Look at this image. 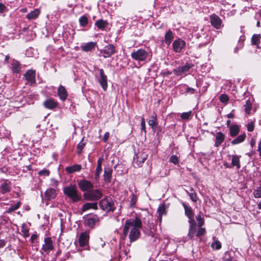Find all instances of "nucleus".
I'll return each mask as SVG.
<instances>
[{
	"mask_svg": "<svg viewBox=\"0 0 261 261\" xmlns=\"http://www.w3.org/2000/svg\"><path fill=\"white\" fill-rule=\"evenodd\" d=\"M142 227L141 220L136 217L135 219H127L125 223L123 230L122 238L124 239L127 236L128 232L129 238L130 242L137 240L140 234L139 229Z\"/></svg>",
	"mask_w": 261,
	"mask_h": 261,
	"instance_id": "nucleus-1",
	"label": "nucleus"
},
{
	"mask_svg": "<svg viewBox=\"0 0 261 261\" xmlns=\"http://www.w3.org/2000/svg\"><path fill=\"white\" fill-rule=\"evenodd\" d=\"M64 194L68 197L73 203L77 202L82 199L81 194L79 192L75 185L70 184L64 188Z\"/></svg>",
	"mask_w": 261,
	"mask_h": 261,
	"instance_id": "nucleus-2",
	"label": "nucleus"
},
{
	"mask_svg": "<svg viewBox=\"0 0 261 261\" xmlns=\"http://www.w3.org/2000/svg\"><path fill=\"white\" fill-rule=\"evenodd\" d=\"M100 208L108 213L113 212L115 208L114 202L110 197H106L99 202Z\"/></svg>",
	"mask_w": 261,
	"mask_h": 261,
	"instance_id": "nucleus-3",
	"label": "nucleus"
},
{
	"mask_svg": "<svg viewBox=\"0 0 261 261\" xmlns=\"http://www.w3.org/2000/svg\"><path fill=\"white\" fill-rule=\"evenodd\" d=\"M189 224L188 236L190 239H193L195 236L199 237L205 233V228L199 227L198 229H197L196 222L189 223Z\"/></svg>",
	"mask_w": 261,
	"mask_h": 261,
	"instance_id": "nucleus-4",
	"label": "nucleus"
},
{
	"mask_svg": "<svg viewBox=\"0 0 261 261\" xmlns=\"http://www.w3.org/2000/svg\"><path fill=\"white\" fill-rule=\"evenodd\" d=\"M132 58L139 62H146L149 56V53L144 49H139L131 53Z\"/></svg>",
	"mask_w": 261,
	"mask_h": 261,
	"instance_id": "nucleus-5",
	"label": "nucleus"
},
{
	"mask_svg": "<svg viewBox=\"0 0 261 261\" xmlns=\"http://www.w3.org/2000/svg\"><path fill=\"white\" fill-rule=\"evenodd\" d=\"M84 199L89 201H97L102 196V193L99 190H91L83 194Z\"/></svg>",
	"mask_w": 261,
	"mask_h": 261,
	"instance_id": "nucleus-6",
	"label": "nucleus"
},
{
	"mask_svg": "<svg viewBox=\"0 0 261 261\" xmlns=\"http://www.w3.org/2000/svg\"><path fill=\"white\" fill-rule=\"evenodd\" d=\"M97 71L98 72L99 75H96V78L101 85L102 89L104 91H106L108 87V79L107 76L105 74L104 71L102 69H97Z\"/></svg>",
	"mask_w": 261,
	"mask_h": 261,
	"instance_id": "nucleus-7",
	"label": "nucleus"
},
{
	"mask_svg": "<svg viewBox=\"0 0 261 261\" xmlns=\"http://www.w3.org/2000/svg\"><path fill=\"white\" fill-rule=\"evenodd\" d=\"M148 155L145 152H139L136 154V158L134 159V165L135 166H142L143 163L147 159Z\"/></svg>",
	"mask_w": 261,
	"mask_h": 261,
	"instance_id": "nucleus-8",
	"label": "nucleus"
},
{
	"mask_svg": "<svg viewBox=\"0 0 261 261\" xmlns=\"http://www.w3.org/2000/svg\"><path fill=\"white\" fill-rule=\"evenodd\" d=\"M193 64L191 63H187L184 66H179L174 69L173 71V73L176 75H182L186 73L192 67Z\"/></svg>",
	"mask_w": 261,
	"mask_h": 261,
	"instance_id": "nucleus-9",
	"label": "nucleus"
},
{
	"mask_svg": "<svg viewBox=\"0 0 261 261\" xmlns=\"http://www.w3.org/2000/svg\"><path fill=\"white\" fill-rule=\"evenodd\" d=\"M185 46L186 42L180 38L176 39L172 43L173 49L175 53H180Z\"/></svg>",
	"mask_w": 261,
	"mask_h": 261,
	"instance_id": "nucleus-10",
	"label": "nucleus"
},
{
	"mask_svg": "<svg viewBox=\"0 0 261 261\" xmlns=\"http://www.w3.org/2000/svg\"><path fill=\"white\" fill-rule=\"evenodd\" d=\"M115 52V46L113 44H109L106 46L103 49L100 50V53L103 54L105 58H109Z\"/></svg>",
	"mask_w": 261,
	"mask_h": 261,
	"instance_id": "nucleus-11",
	"label": "nucleus"
},
{
	"mask_svg": "<svg viewBox=\"0 0 261 261\" xmlns=\"http://www.w3.org/2000/svg\"><path fill=\"white\" fill-rule=\"evenodd\" d=\"M11 182L8 179H3L0 185V193L5 194L9 192L11 189Z\"/></svg>",
	"mask_w": 261,
	"mask_h": 261,
	"instance_id": "nucleus-12",
	"label": "nucleus"
},
{
	"mask_svg": "<svg viewBox=\"0 0 261 261\" xmlns=\"http://www.w3.org/2000/svg\"><path fill=\"white\" fill-rule=\"evenodd\" d=\"M78 186L81 191L85 192L92 189L93 185L89 180L83 179L78 181Z\"/></svg>",
	"mask_w": 261,
	"mask_h": 261,
	"instance_id": "nucleus-13",
	"label": "nucleus"
},
{
	"mask_svg": "<svg viewBox=\"0 0 261 261\" xmlns=\"http://www.w3.org/2000/svg\"><path fill=\"white\" fill-rule=\"evenodd\" d=\"M44 242V243L43 244L41 249L44 252H48L54 249V245L51 238H45Z\"/></svg>",
	"mask_w": 261,
	"mask_h": 261,
	"instance_id": "nucleus-14",
	"label": "nucleus"
},
{
	"mask_svg": "<svg viewBox=\"0 0 261 261\" xmlns=\"http://www.w3.org/2000/svg\"><path fill=\"white\" fill-rule=\"evenodd\" d=\"M212 25L217 29H220L222 25V20L217 15L213 14L210 16Z\"/></svg>",
	"mask_w": 261,
	"mask_h": 261,
	"instance_id": "nucleus-15",
	"label": "nucleus"
},
{
	"mask_svg": "<svg viewBox=\"0 0 261 261\" xmlns=\"http://www.w3.org/2000/svg\"><path fill=\"white\" fill-rule=\"evenodd\" d=\"M89 234L88 231H84L81 233L79 238V242L80 246L84 247L86 246L89 242Z\"/></svg>",
	"mask_w": 261,
	"mask_h": 261,
	"instance_id": "nucleus-16",
	"label": "nucleus"
},
{
	"mask_svg": "<svg viewBox=\"0 0 261 261\" xmlns=\"http://www.w3.org/2000/svg\"><path fill=\"white\" fill-rule=\"evenodd\" d=\"M182 206L185 209V215L189 219V223L195 222L194 219V214L193 212L192 208L191 207L188 206L185 203H182Z\"/></svg>",
	"mask_w": 261,
	"mask_h": 261,
	"instance_id": "nucleus-17",
	"label": "nucleus"
},
{
	"mask_svg": "<svg viewBox=\"0 0 261 261\" xmlns=\"http://www.w3.org/2000/svg\"><path fill=\"white\" fill-rule=\"evenodd\" d=\"M231 158V163L230 165H227V164H224L227 168H231V167H236L237 169H239L241 168L240 163V158L241 156L238 155H230Z\"/></svg>",
	"mask_w": 261,
	"mask_h": 261,
	"instance_id": "nucleus-18",
	"label": "nucleus"
},
{
	"mask_svg": "<svg viewBox=\"0 0 261 261\" xmlns=\"http://www.w3.org/2000/svg\"><path fill=\"white\" fill-rule=\"evenodd\" d=\"M57 195L56 191L55 189L49 188L44 193V199L46 201L54 199Z\"/></svg>",
	"mask_w": 261,
	"mask_h": 261,
	"instance_id": "nucleus-19",
	"label": "nucleus"
},
{
	"mask_svg": "<svg viewBox=\"0 0 261 261\" xmlns=\"http://www.w3.org/2000/svg\"><path fill=\"white\" fill-rule=\"evenodd\" d=\"M58 94L61 100L65 101L68 96V93L65 88L60 85L58 89Z\"/></svg>",
	"mask_w": 261,
	"mask_h": 261,
	"instance_id": "nucleus-20",
	"label": "nucleus"
},
{
	"mask_svg": "<svg viewBox=\"0 0 261 261\" xmlns=\"http://www.w3.org/2000/svg\"><path fill=\"white\" fill-rule=\"evenodd\" d=\"M103 161L102 157H100L97 160V167L95 170L94 178L96 180H98L99 178L100 174L102 171V163Z\"/></svg>",
	"mask_w": 261,
	"mask_h": 261,
	"instance_id": "nucleus-21",
	"label": "nucleus"
},
{
	"mask_svg": "<svg viewBox=\"0 0 261 261\" xmlns=\"http://www.w3.org/2000/svg\"><path fill=\"white\" fill-rule=\"evenodd\" d=\"M25 80L30 84L35 83V72L33 70H28L24 75Z\"/></svg>",
	"mask_w": 261,
	"mask_h": 261,
	"instance_id": "nucleus-22",
	"label": "nucleus"
},
{
	"mask_svg": "<svg viewBox=\"0 0 261 261\" xmlns=\"http://www.w3.org/2000/svg\"><path fill=\"white\" fill-rule=\"evenodd\" d=\"M43 106L47 109H53L57 107L58 102L53 99H49L43 102Z\"/></svg>",
	"mask_w": 261,
	"mask_h": 261,
	"instance_id": "nucleus-23",
	"label": "nucleus"
},
{
	"mask_svg": "<svg viewBox=\"0 0 261 261\" xmlns=\"http://www.w3.org/2000/svg\"><path fill=\"white\" fill-rule=\"evenodd\" d=\"M82 169V166L79 164H74L72 166H67L65 168V171L68 174L73 173L74 172H79Z\"/></svg>",
	"mask_w": 261,
	"mask_h": 261,
	"instance_id": "nucleus-24",
	"label": "nucleus"
},
{
	"mask_svg": "<svg viewBox=\"0 0 261 261\" xmlns=\"http://www.w3.org/2000/svg\"><path fill=\"white\" fill-rule=\"evenodd\" d=\"M229 128L230 136L231 137H236L240 132V126L238 124H232Z\"/></svg>",
	"mask_w": 261,
	"mask_h": 261,
	"instance_id": "nucleus-25",
	"label": "nucleus"
},
{
	"mask_svg": "<svg viewBox=\"0 0 261 261\" xmlns=\"http://www.w3.org/2000/svg\"><path fill=\"white\" fill-rule=\"evenodd\" d=\"M225 139L224 135L220 132L217 133L216 135V140L215 145L216 147L219 146L224 141Z\"/></svg>",
	"mask_w": 261,
	"mask_h": 261,
	"instance_id": "nucleus-26",
	"label": "nucleus"
},
{
	"mask_svg": "<svg viewBox=\"0 0 261 261\" xmlns=\"http://www.w3.org/2000/svg\"><path fill=\"white\" fill-rule=\"evenodd\" d=\"M97 202H87L83 205L82 210L83 212H85L90 209L97 210Z\"/></svg>",
	"mask_w": 261,
	"mask_h": 261,
	"instance_id": "nucleus-27",
	"label": "nucleus"
},
{
	"mask_svg": "<svg viewBox=\"0 0 261 261\" xmlns=\"http://www.w3.org/2000/svg\"><path fill=\"white\" fill-rule=\"evenodd\" d=\"M174 36L173 32L171 30H169L166 32L165 35V43L169 46L173 39Z\"/></svg>",
	"mask_w": 261,
	"mask_h": 261,
	"instance_id": "nucleus-28",
	"label": "nucleus"
},
{
	"mask_svg": "<svg viewBox=\"0 0 261 261\" xmlns=\"http://www.w3.org/2000/svg\"><path fill=\"white\" fill-rule=\"evenodd\" d=\"M96 43L94 42H90L82 46V50L84 51H90L95 49Z\"/></svg>",
	"mask_w": 261,
	"mask_h": 261,
	"instance_id": "nucleus-29",
	"label": "nucleus"
},
{
	"mask_svg": "<svg viewBox=\"0 0 261 261\" xmlns=\"http://www.w3.org/2000/svg\"><path fill=\"white\" fill-rule=\"evenodd\" d=\"M40 13L39 9H35L27 14V18L29 20L36 19L38 17Z\"/></svg>",
	"mask_w": 261,
	"mask_h": 261,
	"instance_id": "nucleus-30",
	"label": "nucleus"
},
{
	"mask_svg": "<svg viewBox=\"0 0 261 261\" xmlns=\"http://www.w3.org/2000/svg\"><path fill=\"white\" fill-rule=\"evenodd\" d=\"M246 138V134H243L238 136L231 142L232 145H236L243 142Z\"/></svg>",
	"mask_w": 261,
	"mask_h": 261,
	"instance_id": "nucleus-31",
	"label": "nucleus"
},
{
	"mask_svg": "<svg viewBox=\"0 0 261 261\" xmlns=\"http://www.w3.org/2000/svg\"><path fill=\"white\" fill-rule=\"evenodd\" d=\"M148 125L153 129H154L155 126L158 124L156 115L154 114V115L152 116L150 119L148 120Z\"/></svg>",
	"mask_w": 261,
	"mask_h": 261,
	"instance_id": "nucleus-32",
	"label": "nucleus"
},
{
	"mask_svg": "<svg viewBox=\"0 0 261 261\" xmlns=\"http://www.w3.org/2000/svg\"><path fill=\"white\" fill-rule=\"evenodd\" d=\"M252 101L250 99L246 100L245 104L244 105V111L247 114L250 113L252 109Z\"/></svg>",
	"mask_w": 261,
	"mask_h": 261,
	"instance_id": "nucleus-33",
	"label": "nucleus"
},
{
	"mask_svg": "<svg viewBox=\"0 0 261 261\" xmlns=\"http://www.w3.org/2000/svg\"><path fill=\"white\" fill-rule=\"evenodd\" d=\"M107 24H108L107 22L102 19L98 20L95 23V25L99 29H101V30H103L107 27Z\"/></svg>",
	"mask_w": 261,
	"mask_h": 261,
	"instance_id": "nucleus-34",
	"label": "nucleus"
},
{
	"mask_svg": "<svg viewBox=\"0 0 261 261\" xmlns=\"http://www.w3.org/2000/svg\"><path fill=\"white\" fill-rule=\"evenodd\" d=\"M13 71L15 73H19L20 71V66L19 63L15 60H13L11 63Z\"/></svg>",
	"mask_w": 261,
	"mask_h": 261,
	"instance_id": "nucleus-35",
	"label": "nucleus"
},
{
	"mask_svg": "<svg viewBox=\"0 0 261 261\" xmlns=\"http://www.w3.org/2000/svg\"><path fill=\"white\" fill-rule=\"evenodd\" d=\"M261 35L259 34H254L253 35L251 41L253 44L258 46L260 43Z\"/></svg>",
	"mask_w": 261,
	"mask_h": 261,
	"instance_id": "nucleus-36",
	"label": "nucleus"
},
{
	"mask_svg": "<svg viewBox=\"0 0 261 261\" xmlns=\"http://www.w3.org/2000/svg\"><path fill=\"white\" fill-rule=\"evenodd\" d=\"M190 191V192L187 191V193L190 196V199L193 202H196L197 201V197L196 192L194 191V190L192 188H191Z\"/></svg>",
	"mask_w": 261,
	"mask_h": 261,
	"instance_id": "nucleus-37",
	"label": "nucleus"
},
{
	"mask_svg": "<svg viewBox=\"0 0 261 261\" xmlns=\"http://www.w3.org/2000/svg\"><path fill=\"white\" fill-rule=\"evenodd\" d=\"M86 143L84 141V139L80 141L77 145V153L78 154H81L83 148L85 146Z\"/></svg>",
	"mask_w": 261,
	"mask_h": 261,
	"instance_id": "nucleus-38",
	"label": "nucleus"
},
{
	"mask_svg": "<svg viewBox=\"0 0 261 261\" xmlns=\"http://www.w3.org/2000/svg\"><path fill=\"white\" fill-rule=\"evenodd\" d=\"M112 171L111 170H105L103 176L105 181L108 182L110 181L112 177Z\"/></svg>",
	"mask_w": 261,
	"mask_h": 261,
	"instance_id": "nucleus-39",
	"label": "nucleus"
},
{
	"mask_svg": "<svg viewBox=\"0 0 261 261\" xmlns=\"http://www.w3.org/2000/svg\"><path fill=\"white\" fill-rule=\"evenodd\" d=\"M21 230L24 237L27 238L29 236V229L25 223L22 224Z\"/></svg>",
	"mask_w": 261,
	"mask_h": 261,
	"instance_id": "nucleus-40",
	"label": "nucleus"
},
{
	"mask_svg": "<svg viewBox=\"0 0 261 261\" xmlns=\"http://www.w3.org/2000/svg\"><path fill=\"white\" fill-rule=\"evenodd\" d=\"M221 243L217 240H215L211 244V247L213 249L219 250L221 248Z\"/></svg>",
	"mask_w": 261,
	"mask_h": 261,
	"instance_id": "nucleus-41",
	"label": "nucleus"
},
{
	"mask_svg": "<svg viewBox=\"0 0 261 261\" xmlns=\"http://www.w3.org/2000/svg\"><path fill=\"white\" fill-rule=\"evenodd\" d=\"M153 226H149V229H148L147 228H144L143 229L144 232L147 234L148 236L151 237L152 238L154 237V229H153Z\"/></svg>",
	"mask_w": 261,
	"mask_h": 261,
	"instance_id": "nucleus-42",
	"label": "nucleus"
},
{
	"mask_svg": "<svg viewBox=\"0 0 261 261\" xmlns=\"http://www.w3.org/2000/svg\"><path fill=\"white\" fill-rule=\"evenodd\" d=\"M20 201H18L16 204H14V205H11L8 209V211H7V212L10 213H11L15 210H16L17 209H18L20 205Z\"/></svg>",
	"mask_w": 261,
	"mask_h": 261,
	"instance_id": "nucleus-43",
	"label": "nucleus"
},
{
	"mask_svg": "<svg viewBox=\"0 0 261 261\" xmlns=\"http://www.w3.org/2000/svg\"><path fill=\"white\" fill-rule=\"evenodd\" d=\"M79 22L81 25L83 27L86 26L88 22V17L86 15L81 16L79 19Z\"/></svg>",
	"mask_w": 261,
	"mask_h": 261,
	"instance_id": "nucleus-44",
	"label": "nucleus"
},
{
	"mask_svg": "<svg viewBox=\"0 0 261 261\" xmlns=\"http://www.w3.org/2000/svg\"><path fill=\"white\" fill-rule=\"evenodd\" d=\"M158 213L159 214V216L158 219L159 220L160 222H161L162 216L165 213V209L163 206H160L158 209Z\"/></svg>",
	"mask_w": 261,
	"mask_h": 261,
	"instance_id": "nucleus-45",
	"label": "nucleus"
},
{
	"mask_svg": "<svg viewBox=\"0 0 261 261\" xmlns=\"http://www.w3.org/2000/svg\"><path fill=\"white\" fill-rule=\"evenodd\" d=\"M192 117V112L189 111L187 112H184L181 114L180 118L183 120H188Z\"/></svg>",
	"mask_w": 261,
	"mask_h": 261,
	"instance_id": "nucleus-46",
	"label": "nucleus"
},
{
	"mask_svg": "<svg viewBox=\"0 0 261 261\" xmlns=\"http://www.w3.org/2000/svg\"><path fill=\"white\" fill-rule=\"evenodd\" d=\"M196 218L198 222V227H201L204 222L203 218L201 216V214H199L196 217Z\"/></svg>",
	"mask_w": 261,
	"mask_h": 261,
	"instance_id": "nucleus-47",
	"label": "nucleus"
},
{
	"mask_svg": "<svg viewBox=\"0 0 261 261\" xmlns=\"http://www.w3.org/2000/svg\"><path fill=\"white\" fill-rule=\"evenodd\" d=\"M169 161H170V162L173 163L174 165H177L179 163L178 158L175 155H172L170 158Z\"/></svg>",
	"mask_w": 261,
	"mask_h": 261,
	"instance_id": "nucleus-48",
	"label": "nucleus"
},
{
	"mask_svg": "<svg viewBox=\"0 0 261 261\" xmlns=\"http://www.w3.org/2000/svg\"><path fill=\"white\" fill-rule=\"evenodd\" d=\"M219 99L221 102L226 103L228 101L229 98L226 94H221L220 96Z\"/></svg>",
	"mask_w": 261,
	"mask_h": 261,
	"instance_id": "nucleus-49",
	"label": "nucleus"
},
{
	"mask_svg": "<svg viewBox=\"0 0 261 261\" xmlns=\"http://www.w3.org/2000/svg\"><path fill=\"white\" fill-rule=\"evenodd\" d=\"M137 197L136 195L134 194H132V198L130 201V206L134 207L135 206L136 202H137Z\"/></svg>",
	"mask_w": 261,
	"mask_h": 261,
	"instance_id": "nucleus-50",
	"label": "nucleus"
},
{
	"mask_svg": "<svg viewBox=\"0 0 261 261\" xmlns=\"http://www.w3.org/2000/svg\"><path fill=\"white\" fill-rule=\"evenodd\" d=\"M247 128L248 132H251L254 130V123L253 121L249 122L247 125Z\"/></svg>",
	"mask_w": 261,
	"mask_h": 261,
	"instance_id": "nucleus-51",
	"label": "nucleus"
},
{
	"mask_svg": "<svg viewBox=\"0 0 261 261\" xmlns=\"http://www.w3.org/2000/svg\"><path fill=\"white\" fill-rule=\"evenodd\" d=\"M49 173H50V172L49 170H48L46 169H44L43 170L39 171L38 172V174L40 176H48L49 175Z\"/></svg>",
	"mask_w": 261,
	"mask_h": 261,
	"instance_id": "nucleus-52",
	"label": "nucleus"
},
{
	"mask_svg": "<svg viewBox=\"0 0 261 261\" xmlns=\"http://www.w3.org/2000/svg\"><path fill=\"white\" fill-rule=\"evenodd\" d=\"M141 129L142 131H143L145 133H146L145 129V119L143 117L141 120Z\"/></svg>",
	"mask_w": 261,
	"mask_h": 261,
	"instance_id": "nucleus-53",
	"label": "nucleus"
},
{
	"mask_svg": "<svg viewBox=\"0 0 261 261\" xmlns=\"http://www.w3.org/2000/svg\"><path fill=\"white\" fill-rule=\"evenodd\" d=\"M253 194L255 198H260L261 197V188L254 190Z\"/></svg>",
	"mask_w": 261,
	"mask_h": 261,
	"instance_id": "nucleus-54",
	"label": "nucleus"
},
{
	"mask_svg": "<svg viewBox=\"0 0 261 261\" xmlns=\"http://www.w3.org/2000/svg\"><path fill=\"white\" fill-rule=\"evenodd\" d=\"M95 220L94 218H89L87 220V224L89 226H92L94 225Z\"/></svg>",
	"mask_w": 261,
	"mask_h": 261,
	"instance_id": "nucleus-55",
	"label": "nucleus"
},
{
	"mask_svg": "<svg viewBox=\"0 0 261 261\" xmlns=\"http://www.w3.org/2000/svg\"><path fill=\"white\" fill-rule=\"evenodd\" d=\"M223 261H232L229 253H225Z\"/></svg>",
	"mask_w": 261,
	"mask_h": 261,
	"instance_id": "nucleus-56",
	"label": "nucleus"
},
{
	"mask_svg": "<svg viewBox=\"0 0 261 261\" xmlns=\"http://www.w3.org/2000/svg\"><path fill=\"white\" fill-rule=\"evenodd\" d=\"M110 136L109 132H106L103 137V141L104 142H107Z\"/></svg>",
	"mask_w": 261,
	"mask_h": 261,
	"instance_id": "nucleus-57",
	"label": "nucleus"
},
{
	"mask_svg": "<svg viewBox=\"0 0 261 261\" xmlns=\"http://www.w3.org/2000/svg\"><path fill=\"white\" fill-rule=\"evenodd\" d=\"M6 7L2 3H0V13H3L5 11Z\"/></svg>",
	"mask_w": 261,
	"mask_h": 261,
	"instance_id": "nucleus-58",
	"label": "nucleus"
},
{
	"mask_svg": "<svg viewBox=\"0 0 261 261\" xmlns=\"http://www.w3.org/2000/svg\"><path fill=\"white\" fill-rule=\"evenodd\" d=\"M51 185L54 187H57L58 185V181L54 179L51 180Z\"/></svg>",
	"mask_w": 261,
	"mask_h": 261,
	"instance_id": "nucleus-59",
	"label": "nucleus"
},
{
	"mask_svg": "<svg viewBox=\"0 0 261 261\" xmlns=\"http://www.w3.org/2000/svg\"><path fill=\"white\" fill-rule=\"evenodd\" d=\"M37 238V235L35 234H33L31 237V242L33 243V242Z\"/></svg>",
	"mask_w": 261,
	"mask_h": 261,
	"instance_id": "nucleus-60",
	"label": "nucleus"
},
{
	"mask_svg": "<svg viewBox=\"0 0 261 261\" xmlns=\"http://www.w3.org/2000/svg\"><path fill=\"white\" fill-rule=\"evenodd\" d=\"M6 245V242L4 240H0V248H3Z\"/></svg>",
	"mask_w": 261,
	"mask_h": 261,
	"instance_id": "nucleus-61",
	"label": "nucleus"
},
{
	"mask_svg": "<svg viewBox=\"0 0 261 261\" xmlns=\"http://www.w3.org/2000/svg\"><path fill=\"white\" fill-rule=\"evenodd\" d=\"M195 90L192 88H188L187 89V92H190L191 93H193L194 92Z\"/></svg>",
	"mask_w": 261,
	"mask_h": 261,
	"instance_id": "nucleus-62",
	"label": "nucleus"
},
{
	"mask_svg": "<svg viewBox=\"0 0 261 261\" xmlns=\"http://www.w3.org/2000/svg\"><path fill=\"white\" fill-rule=\"evenodd\" d=\"M10 59V56L9 55H6L5 56V63H8V61Z\"/></svg>",
	"mask_w": 261,
	"mask_h": 261,
	"instance_id": "nucleus-63",
	"label": "nucleus"
},
{
	"mask_svg": "<svg viewBox=\"0 0 261 261\" xmlns=\"http://www.w3.org/2000/svg\"><path fill=\"white\" fill-rule=\"evenodd\" d=\"M227 117L228 118H231L234 117V115L232 113H230L228 114H227Z\"/></svg>",
	"mask_w": 261,
	"mask_h": 261,
	"instance_id": "nucleus-64",
	"label": "nucleus"
}]
</instances>
